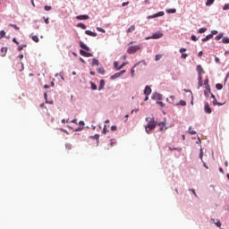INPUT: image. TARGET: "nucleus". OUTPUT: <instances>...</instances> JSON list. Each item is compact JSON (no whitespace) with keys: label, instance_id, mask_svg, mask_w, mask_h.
Returning a JSON list of instances; mask_svg holds the SVG:
<instances>
[{"label":"nucleus","instance_id":"f257e3e1","mask_svg":"<svg viewBox=\"0 0 229 229\" xmlns=\"http://www.w3.org/2000/svg\"><path fill=\"white\" fill-rule=\"evenodd\" d=\"M146 121H148V124L145 127V131L149 134L151 130H155V128H157V122H155V118H146Z\"/></svg>","mask_w":229,"mask_h":229},{"label":"nucleus","instance_id":"f03ea898","mask_svg":"<svg viewBox=\"0 0 229 229\" xmlns=\"http://www.w3.org/2000/svg\"><path fill=\"white\" fill-rule=\"evenodd\" d=\"M139 65H140V67L139 68V71H142L144 69L143 67H146V65H147L146 61L142 60L134 64V66L131 69V78H133L135 76V67H139ZM142 65H143V67H142Z\"/></svg>","mask_w":229,"mask_h":229},{"label":"nucleus","instance_id":"7ed1b4c3","mask_svg":"<svg viewBox=\"0 0 229 229\" xmlns=\"http://www.w3.org/2000/svg\"><path fill=\"white\" fill-rule=\"evenodd\" d=\"M142 49V45L131 46L127 49V53L129 55H133V53H137V51H140Z\"/></svg>","mask_w":229,"mask_h":229},{"label":"nucleus","instance_id":"20e7f679","mask_svg":"<svg viewBox=\"0 0 229 229\" xmlns=\"http://www.w3.org/2000/svg\"><path fill=\"white\" fill-rule=\"evenodd\" d=\"M162 37H164V34L162 32H160V31H157L151 37L146 38V40H151V38L152 39L162 38Z\"/></svg>","mask_w":229,"mask_h":229},{"label":"nucleus","instance_id":"39448f33","mask_svg":"<svg viewBox=\"0 0 229 229\" xmlns=\"http://www.w3.org/2000/svg\"><path fill=\"white\" fill-rule=\"evenodd\" d=\"M164 15H165V13H164V12H159V13H155V14H153V15L148 16V19H155V18H157V17H164Z\"/></svg>","mask_w":229,"mask_h":229},{"label":"nucleus","instance_id":"423d86ee","mask_svg":"<svg viewBox=\"0 0 229 229\" xmlns=\"http://www.w3.org/2000/svg\"><path fill=\"white\" fill-rule=\"evenodd\" d=\"M76 19H77L78 21H87V20L89 19V15H87V14H83V15H78V16H76Z\"/></svg>","mask_w":229,"mask_h":229},{"label":"nucleus","instance_id":"0eeeda50","mask_svg":"<svg viewBox=\"0 0 229 229\" xmlns=\"http://www.w3.org/2000/svg\"><path fill=\"white\" fill-rule=\"evenodd\" d=\"M204 110H205L206 114H212V109L210 108V105H208V104L205 105Z\"/></svg>","mask_w":229,"mask_h":229},{"label":"nucleus","instance_id":"6e6552de","mask_svg":"<svg viewBox=\"0 0 229 229\" xmlns=\"http://www.w3.org/2000/svg\"><path fill=\"white\" fill-rule=\"evenodd\" d=\"M145 96H149L151 94V88L149 86H146L144 89Z\"/></svg>","mask_w":229,"mask_h":229},{"label":"nucleus","instance_id":"1a4fd4ad","mask_svg":"<svg viewBox=\"0 0 229 229\" xmlns=\"http://www.w3.org/2000/svg\"><path fill=\"white\" fill-rule=\"evenodd\" d=\"M197 72H199V74H205V70H203L201 64L197 65Z\"/></svg>","mask_w":229,"mask_h":229},{"label":"nucleus","instance_id":"9d476101","mask_svg":"<svg viewBox=\"0 0 229 229\" xmlns=\"http://www.w3.org/2000/svg\"><path fill=\"white\" fill-rule=\"evenodd\" d=\"M135 30H136L135 25H132V26H131V27H129V28L127 29L126 33H127V34H129V33H133V31H135Z\"/></svg>","mask_w":229,"mask_h":229},{"label":"nucleus","instance_id":"9b49d317","mask_svg":"<svg viewBox=\"0 0 229 229\" xmlns=\"http://www.w3.org/2000/svg\"><path fill=\"white\" fill-rule=\"evenodd\" d=\"M80 47L84 49L85 51H90V48L89 47H87V45H85L83 42H80Z\"/></svg>","mask_w":229,"mask_h":229},{"label":"nucleus","instance_id":"f8f14e48","mask_svg":"<svg viewBox=\"0 0 229 229\" xmlns=\"http://www.w3.org/2000/svg\"><path fill=\"white\" fill-rule=\"evenodd\" d=\"M85 33H86V35H89V37H98V33L92 32L90 30H86Z\"/></svg>","mask_w":229,"mask_h":229},{"label":"nucleus","instance_id":"ddd939ff","mask_svg":"<svg viewBox=\"0 0 229 229\" xmlns=\"http://www.w3.org/2000/svg\"><path fill=\"white\" fill-rule=\"evenodd\" d=\"M158 126H159L160 131H164V130H165V123L161 122L158 123Z\"/></svg>","mask_w":229,"mask_h":229},{"label":"nucleus","instance_id":"4468645a","mask_svg":"<svg viewBox=\"0 0 229 229\" xmlns=\"http://www.w3.org/2000/svg\"><path fill=\"white\" fill-rule=\"evenodd\" d=\"M174 99H175L174 96H170V98H167L166 101H167L168 103H171L172 105H176V104L174 103Z\"/></svg>","mask_w":229,"mask_h":229},{"label":"nucleus","instance_id":"2eb2a0df","mask_svg":"<svg viewBox=\"0 0 229 229\" xmlns=\"http://www.w3.org/2000/svg\"><path fill=\"white\" fill-rule=\"evenodd\" d=\"M105 89V80H101L98 86V90H103Z\"/></svg>","mask_w":229,"mask_h":229},{"label":"nucleus","instance_id":"dca6fc26","mask_svg":"<svg viewBox=\"0 0 229 229\" xmlns=\"http://www.w3.org/2000/svg\"><path fill=\"white\" fill-rule=\"evenodd\" d=\"M6 53H8V48L2 47L1 48V56H6Z\"/></svg>","mask_w":229,"mask_h":229},{"label":"nucleus","instance_id":"f3484780","mask_svg":"<svg viewBox=\"0 0 229 229\" xmlns=\"http://www.w3.org/2000/svg\"><path fill=\"white\" fill-rule=\"evenodd\" d=\"M211 222L214 223V225H216V226H217L218 228H221V222L219 220L216 221L214 218H212Z\"/></svg>","mask_w":229,"mask_h":229},{"label":"nucleus","instance_id":"a211bd4d","mask_svg":"<svg viewBox=\"0 0 229 229\" xmlns=\"http://www.w3.org/2000/svg\"><path fill=\"white\" fill-rule=\"evenodd\" d=\"M204 85L206 86V90H208V92H210V85H208V79H206L204 81Z\"/></svg>","mask_w":229,"mask_h":229},{"label":"nucleus","instance_id":"6ab92c4d","mask_svg":"<svg viewBox=\"0 0 229 229\" xmlns=\"http://www.w3.org/2000/svg\"><path fill=\"white\" fill-rule=\"evenodd\" d=\"M117 78H121V73L116 72L114 75L111 76V80H117Z\"/></svg>","mask_w":229,"mask_h":229},{"label":"nucleus","instance_id":"aec40b11","mask_svg":"<svg viewBox=\"0 0 229 229\" xmlns=\"http://www.w3.org/2000/svg\"><path fill=\"white\" fill-rule=\"evenodd\" d=\"M213 105L216 106V105H217L218 106H223V105H225V103H219L217 102V99H214L213 100Z\"/></svg>","mask_w":229,"mask_h":229},{"label":"nucleus","instance_id":"412c9836","mask_svg":"<svg viewBox=\"0 0 229 229\" xmlns=\"http://www.w3.org/2000/svg\"><path fill=\"white\" fill-rule=\"evenodd\" d=\"M210 38H213L211 34H208L206 38H202V42H207L208 40H210Z\"/></svg>","mask_w":229,"mask_h":229},{"label":"nucleus","instance_id":"4be33fe9","mask_svg":"<svg viewBox=\"0 0 229 229\" xmlns=\"http://www.w3.org/2000/svg\"><path fill=\"white\" fill-rule=\"evenodd\" d=\"M215 1L216 0H207L206 6H212V4H214Z\"/></svg>","mask_w":229,"mask_h":229},{"label":"nucleus","instance_id":"5701e85b","mask_svg":"<svg viewBox=\"0 0 229 229\" xmlns=\"http://www.w3.org/2000/svg\"><path fill=\"white\" fill-rule=\"evenodd\" d=\"M181 105V106H185L187 105V102L185 100H180L178 104H175V106Z\"/></svg>","mask_w":229,"mask_h":229},{"label":"nucleus","instance_id":"b1692460","mask_svg":"<svg viewBox=\"0 0 229 229\" xmlns=\"http://www.w3.org/2000/svg\"><path fill=\"white\" fill-rule=\"evenodd\" d=\"M78 28H81V30H87V26L83 23H78Z\"/></svg>","mask_w":229,"mask_h":229},{"label":"nucleus","instance_id":"393cba45","mask_svg":"<svg viewBox=\"0 0 229 229\" xmlns=\"http://www.w3.org/2000/svg\"><path fill=\"white\" fill-rule=\"evenodd\" d=\"M98 74H105V68H98L97 69Z\"/></svg>","mask_w":229,"mask_h":229},{"label":"nucleus","instance_id":"a878e982","mask_svg":"<svg viewBox=\"0 0 229 229\" xmlns=\"http://www.w3.org/2000/svg\"><path fill=\"white\" fill-rule=\"evenodd\" d=\"M92 65H99V61L96 58L92 59Z\"/></svg>","mask_w":229,"mask_h":229},{"label":"nucleus","instance_id":"bb28decb","mask_svg":"<svg viewBox=\"0 0 229 229\" xmlns=\"http://www.w3.org/2000/svg\"><path fill=\"white\" fill-rule=\"evenodd\" d=\"M90 85L92 90H98V86L94 82H90Z\"/></svg>","mask_w":229,"mask_h":229},{"label":"nucleus","instance_id":"cd10ccee","mask_svg":"<svg viewBox=\"0 0 229 229\" xmlns=\"http://www.w3.org/2000/svg\"><path fill=\"white\" fill-rule=\"evenodd\" d=\"M166 13H176V9H167Z\"/></svg>","mask_w":229,"mask_h":229},{"label":"nucleus","instance_id":"c85d7f7f","mask_svg":"<svg viewBox=\"0 0 229 229\" xmlns=\"http://www.w3.org/2000/svg\"><path fill=\"white\" fill-rule=\"evenodd\" d=\"M102 133H103V135H106V133H108V130L106 129V125H104V128L102 130Z\"/></svg>","mask_w":229,"mask_h":229},{"label":"nucleus","instance_id":"c756f323","mask_svg":"<svg viewBox=\"0 0 229 229\" xmlns=\"http://www.w3.org/2000/svg\"><path fill=\"white\" fill-rule=\"evenodd\" d=\"M216 89H217V90L223 89V84L217 83V84L216 85Z\"/></svg>","mask_w":229,"mask_h":229},{"label":"nucleus","instance_id":"7c9ffc66","mask_svg":"<svg viewBox=\"0 0 229 229\" xmlns=\"http://www.w3.org/2000/svg\"><path fill=\"white\" fill-rule=\"evenodd\" d=\"M188 133H190V135H196V131L192 130L191 127L189 128Z\"/></svg>","mask_w":229,"mask_h":229},{"label":"nucleus","instance_id":"2f4dec72","mask_svg":"<svg viewBox=\"0 0 229 229\" xmlns=\"http://www.w3.org/2000/svg\"><path fill=\"white\" fill-rule=\"evenodd\" d=\"M222 42L223 44H229V38H223Z\"/></svg>","mask_w":229,"mask_h":229},{"label":"nucleus","instance_id":"473e14b6","mask_svg":"<svg viewBox=\"0 0 229 229\" xmlns=\"http://www.w3.org/2000/svg\"><path fill=\"white\" fill-rule=\"evenodd\" d=\"M223 38V33L218 34L216 37H215V39L221 40Z\"/></svg>","mask_w":229,"mask_h":229},{"label":"nucleus","instance_id":"72a5a7b5","mask_svg":"<svg viewBox=\"0 0 229 229\" xmlns=\"http://www.w3.org/2000/svg\"><path fill=\"white\" fill-rule=\"evenodd\" d=\"M65 148H66V149L71 150V149H72V145H71L70 143H66Z\"/></svg>","mask_w":229,"mask_h":229},{"label":"nucleus","instance_id":"f704fd0d","mask_svg":"<svg viewBox=\"0 0 229 229\" xmlns=\"http://www.w3.org/2000/svg\"><path fill=\"white\" fill-rule=\"evenodd\" d=\"M128 63H123L122 65H120L118 68H116V71H121L124 65H127Z\"/></svg>","mask_w":229,"mask_h":229},{"label":"nucleus","instance_id":"c9c22d12","mask_svg":"<svg viewBox=\"0 0 229 229\" xmlns=\"http://www.w3.org/2000/svg\"><path fill=\"white\" fill-rule=\"evenodd\" d=\"M97 30L100 31V33H106L105 29H102L101 27H97Z\"/></svg>","mask_w":229,"mask_h":229},{"label":"nucleus","instance_id":"e433bc0d","mask_svg":"<svg viewBox=\"0 0 229 229\" xmlns=\"http://www.w3.org/2000/svg\"><path fill=\"white\" fill-rule=\"evenodd\" d=\"M205 31H207V28H200L199 30V33H205Z\"/></svg>","mask_w":229,"mask_h":229},{"label":"nucleus","instance_id":"4c0bfd02","mask_svg":"<svg viewBox=\"0 0 229 229\" xmlns=\"http://www.w3.org/2000/svg\"><path fill=\"white\" fill-rule=\"evenodd\" d=\"M162 58V55H157L155 57L156 62H158Z\"/></svg>","mask_w":229,"mask_h":229},{"label":"nucleus","instance_id":"58836bf2","mask_svg":"<svg viewBox=\"0 0 229 229\" xmlns=\"http://www.w3.org/2000/svg\"><path fill=\"white\" fill-rule=\"evenodd\" d=\"M86 58H90L93 56L91 53L86 52V55H84Z\"/></svg>","mask_w":229,"mask_h":229},{"label":"nucleus","instance_id":"ea45409f","mask_svg":"<svg viewBox=\"0 0 229 229\" xmlns=\"http://www.w3.org/2000/svg\"><path fill=\"white\" fill-rule=\"evenodd\" d=\"M32 40L34 41V42H38V36H32Z\"/></svg>","mask_w":229,"mask_h":229},{"label":"nucleus","instance_id":"a19ab883","mask_svg":"<svg viewBox=\"0 0 229 229\" xmlns=\"http://www.w3.org/2000/svg\"><path fill=\"white\" fill-rule=\"evenodd\" d=\"M24 47H26V45H21L18 47V51H22V49H24Z\"/></svg>","mask_w":229,"mask_h":229},{"label":"nucleus","instance_id":"79ce46f5","mask_svg":"<svg viewBox=\"0 0 229 229\" xmlns=\"http://www.w3.org/2000/svg\"><path fill=\"white\" fill-rule=\"evenodd\" d=\"M80 55H81V56H86L87 52H85V50H80Z\"/></svg>","mask_w":229,"mask_h":229},{"label":"nucleus","instance_id":"37998d69","mask_svg":"<svg viewBox=\"0 0 229 229\" xmlns=\"http://www.w3.org/2000/svg\"><path fill=\"white\" fill-rule=\"evenodd\" d=\"M9 26H11V28H14V30H20V28L15 24H9Z\"/></svg>","mask_w":229,"mask_h":229},{"label":"nucleus","instance_id":"c03bdc74","mask_svg":"<svg viewBox=\"0 0 229 229\" xmlns=\"http://www.w3.org/2000/svg\"><path fill=\"white\" fill-rule=\"evenodd\" d=\"M199 158L203 160V148H200Z\"/></svg>","mask_w":229,"mask_h":229},{"label":"nucleus","instance_id":"a18cd8bd","mask_svg":"<svg viewBox=\"0 0 229 229\" xmlns=\"http://www.w3.org/2000/svg\"><path fill=\"white\" fill-rule=\"evenodd\" d=\"M44 9L46 10V12H49V11H51V6L46 5V6L44 7Z\"/></svg>","mask_w":229,"mask_h":229},{"label":"nucleus","instance_id":"49530a36","mask_svg":"<svg viewBox=\"0 0 229 229\" xmlns=\"http://www.w3.org/2000/svg\"><path fill=\"white\" fill-rule=\"evenodd\" d=\"M111 131H117V126H115V125L111 126Z\"/></svg>","mask_w":229,"mask_h":229},{"label":"nucleus","instance_id":"de8ad7c7","mask_svg":"<svg viewBox=\"0 0 229 229\" xmlns=\"http://www.w3.org/2000/svg\"><path fill=\"white\" fill-rule=\"evenodd\" d=\"M187 56H189V55L187 54H182L181 58H182L183 60H185L187 58Z\"/></svg>","mask_w":229,"mask_h":229},{"label":"nucleus","instance_id":"09e8293b","mask_svg":"<svg viewBox=\"0 0 229 229\" xmlns=\"http://www.w3.org/2000/svg\"><path fill=\"white\" fill-rule=\"evenodd\" d=\"M223 10H229V4H225L223 7Z\"/></svg>","mask_w":229,"mask_h":229},{"label":"nucleus","instance_id":"8fccbe9b","mask_svg":"<svg viewBox=\"0 0 229 229\" xmlns=\"http://www.w3.org/2000/svg\"><path fill=\"white\" fill-rule=\"evenodd\" d=\"M191 40H193V42H196L198 40V38H196V36L192 35Z\"/></svg>","mask_w":229,"mask_h":229},{"label":"nucleus","instance_id":"3c124183","mask_svg":"<svg viewBox=\"0 0 229 229\" xmlns=\"http://www.w3.org/2000/svg\"><path fill=\"white\" fill-rule=\"evenodd\" d=\"M156 98H157V99H158L160 101V99H162V95L157 94Z\"/></svg>","mask_w":229,"mask_h":229},{"label":"nucleus","instance_id":"603ef678","mask_svg":"<svg viewBox=\"0 0 229 229\" xmlns=\"http://www.w3.org/2000/svg\"><path fill=\"white\" fill-rule=\"evenodd\" d=\"M210 35L214 38V35H217V30H212Z\"/></svg>","mask_w":229,"mask_h":229},{"label":"nucleus","instance_id":"864d4df0","mask_svg":"<svg viewBox=\"0 0 229 229\" xmlns=\"http://www.w3.org/2000/svg\"><path fill=\"white\" fill-rule=\"evenodd\" d=\"M198 80L199 81H203V77L201 76V74L198 75Z\"/></svg>","mask_w":229,"mask_h":229},{"label":"nucleus","instance_id":"5fc2aeb1","mask_svg":"<svg viewBox=\"0 0 229 229\" xmlns=\"http://www.w3.org/2000/svg\"><path fill=\"white\" fill-rule=\"evenodd\" d=\"M4 35H6V32H4V30H1L0 31V36L4 37Z\"/></svg>","mask_w":229,"mask_h":229},{"label":"nucleus","instance_id":"6e6d98bb","mask_svg":"<svg viewBox=\"0 0 229 229\" xmlns=\"http://www.w3.org/2000/svg\"><path fill=\"white\" fill-rule=\"evenodd\" d=\"M114 69H119V67L117 66V65H119V64L115 61L114 63Z\"/></svg>","mask_w":229,"mask_h":229},{"label":"nucleus","instance_id":"4d7b16f0","mask_svg":"<svg viewBox=\"0 0 229 229\" xmlns=\"http://www.w3.org/2000/svg\"><path fill=\"white\" fill-rule=\"evenodd\" d=\"M203 87V81H199V89Z\"/></svg>","mask_w":229,"mask_h":229},{"label":"nucleus","instance_id":"13d9d810","mask_svg":"<svg viewBox=\"0 0 229 229\" xmlns=\"http://www.w3.org/2000/svg\"><path fill=\"white\" fill-rule=\"evenodd\" d=\"M204 94H205L206 98H208V94H210V92H208V90L207 89L204 91Z\"/></svg>","mask_w":229,"mask_h":229},{"label":"nucleus","instance_id":"bf43d9fd","mask_svg":"<svg viewBox=\"0 0 229 229\" xmlns=\"http://www.w3.org/2000/svg\"><path fill=\"white\" fill-rule=\"evenodd\" d=\"M128 4H130V2H123L122 4V6H128Z\"/></svg>","mask_w":229,"mask_h":229},{"label":"nucleus","instance_id":"052dcab7","mask_svg":"<svg viewBox=\"0 0 229 229\" xmlns=\"http://www.w3.org/2000/svg\"><path fill=\"white\" fill-rule=\"evenodd\" d=\"M190 191H191V192L194 194V196H195L196 198H198V194H196V191H194V189H191V190H190Z\"/></svg>","mask_w":229,"mask_h":229},{"label":"nucleus","instance_id":"680f3d73","mask_svg":"<svg viewBox=\"0 0 229 229\" xmlns=\"http://www.w3.org/2000/svg\"><path fill=\"white\" fill-rule=\"evenodd\" d=\"M180 53H185V51H187V48H180Z\"/></svg>","mask_w":229,"mask_h":229},{"label":"nucleus","instance_id":"e2e57ef3","mask_svg":"<svg viewBox=\"0 0 229 229\" xmlns=\"http://www.w3.org/2000/svg\"><path fill=\"white\" fill-rule=\"evenodd\" d=\"M159 105H160V106H162V107H164V106H165V104H164V102H162V101H159V102H157Z\"/></svg>","mask_w":229,"mask_h":229},{"label":"nucleus","instance_id":"0e129e2a","mask_svg":"<svg viewBox=\"0 0 229 229\" xmlns=\"http://www.w3.org/2000/svg\"><path fill=\"white\" fill-rule=\"evenodd\" d=\"M124 72H126V70H123L120 72H118L120 74V76H123V74H124Z\"/></svg>","mask_w":229,"mask_h":229},{"label":"nucleus","instance_id":"69168bd1","mask_svg":"<svg viewBox=\"0 0 229 229\" xmlns=\"http://www.w3.org/2000/svg\"><path fill=\"white\" fill-rule=\"evenodd\" d=\"M13 42H14V44H17V46H19V42L17 41V38H14L13 39Z\"/></svg>","mask_w":229,"mask_h":229},{"label":"nucleus","instance_id":"338daca9","mask_svg":"<svg viewBox=\"0 0 229 229\" xmlns=\"http://www.w3.org/2000/svg\"><path fill=\"white\" fill-rule=\"evenodd\" d=\"M71 123H73V124H76L78 123V120L77 119H73L71 121Z\"/></svg>","mask_w":229,"mask_h":229},{"label":"nucleus","instance_id":"774afa93","mask_svg":"<svg viewBox=\"0 0 229 229\" xmlns=\"http://www.w3.org/2000/svg\"><path fill=\"white\" fill-rule=\"evenodd\" d=\"M45 24H49V18L45 19Z\"/></svg>","mask_w":229,"mask_h":229}]
</instances>
